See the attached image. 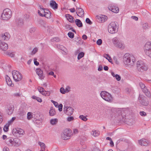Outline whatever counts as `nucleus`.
<instances>
[{
	"label": "nucleus",
	"mask_w": 151,
	"mask_h": 151,
	"mask_svg": "<svg viewBox=\"0 0 151 151\" xmlns=\"http://www.w3.org/2000/svg\"><path fill=\"white\" fill-rule=\"evenodd\" d=\"M70 87L69 86H68L65 89V91L66 92H69L70 91Z\"/></svg>",
	"instance_id": "nucleus-64"
},
{
	"label": "nucleus",
	"mask_w": 151,
	"mask_h": 151,
	"mask_svg": "<svg viewBox=\"0 0 151 151\" xmlns=\"http://www.w3.org/2000/svg\"><path fill=\"white\" fill-rule=\"evenodd\" d=\"M39 144L40 146L41 149L45 150V145L44 143L39 142Z\"/></svg>",
	"instance_id": "nucleus-36"
},
{
	"label": "nucleus",
	"mask_w": 151,
	"mask_h": 151,
	"mask_svg": "<svg viewBox=\"0 0 151 151\" xmlns=\"http://www.w3.org/2000/svg\"><path fill=\"white\" fill-rule=\"evenodd\" d=\"M145 53L147 55L151 58V50L146 52Z\"/></svg>",
	"instance_id": "nucleus-49"
},
{
	"label": "nucleus",
	"mask_w": 151,
	"mask_h": 151,
	"mask_svg": "<svg viewBox=\"0 0 151 151\" xmlns=\"http://www.w3.org/2000/svg\"><path fill=\"white\" fill-rule=\"evenodd\" d=\"M38 90L39 92L42 94L45 91L44 89L42 87H39L38 88Z\"/></svg>",
	"instance_id": "nucleus-44"
},
{
	"label": "nucleus",
	"mask_w": 151,
	"mask_h": 151,
	"mask_svg": "<svg viewBox=\"0 0 151 151\" xmlns=\"http://www.w3.org/2000/svg\"><path fill=\"white\" fill-rule=\"evenodd\" d=\"M33 114L31 112H28L27 114V118L28 120L32 118H33Z\"/></svg>",
	"instance_id": "nucleus-38"
},
{
	"label": "nucleus",
	"mask_w": 151,
	"mask_h": 151,
	"mask_svg": "<svg viewBox=\"0 0 151 151\" xmlns=\"http://www.w3.org/2000/svg\"><path fill=\"white\" fill-rule=\"evenodd\" d=\"M145 52L151 50V43L150 42H147L144 47Z\"/></svg>",
	"instance_id": "nucleus-16"
},
{
	"label": "nucleus",
	"mask_w": 151,
	"mask_h": 151,
	"mask_svg": "<svg viewBox=\"0 0 151 151\" xmlns=\"http://www.w3.org/2000/svg\"><path fill=\"white\" fill-rule=\"evenodd\" d=\"M68 37L71 38H73L74 37V34L73 32H70L68 33Z\"/></svg>",
	"instance_id": "nucleus-47"
},
{
	"label": "nucleus",
	"mask_w": 151,
	"mask_h": 151,
	"mask_svg": "<svg viewBox=\"0 0 151 151\" xmlns=\"http://www.w3.org/2000/svg\"><path fill=\"white\" fill-rule=\"evenodd\" d=\"M8 48V45L7 44L0 40V49L2 50L6 51Z\"/></svg>",
	"instance_id": "nucleus-13"
},
{
	"label": "nucleus",
	"mask_w": 151,
	"mask_h": 151,
	"mask_svg": "<svg viewBox=\"0 0 151 151\" xmlns=\"http://www.w3.org/2000/svg\"><path fill=\"white\" fill-rule=\"evenodd\" d=\"M115 77L117 81H119L120 80L121 78V77L119 75H115Z\"/></svg>",
	"instance_id": "nucleus-53"
},
{
	"label": "nucleus",
	"mask_w": 151,
	"mask_h": 151,
	"mask_svg": "<svg viewBox=\"0 0 151 151\" xmlns=\"http://www.w3.org/2000/svg\"><path fill=\"white\" fill-rule=\"evenodd\" d=\"M137 68L138 70L142 72L147 69V67L145 64L142 61H138L137 63Z\"/></svg>",
	"instance_id": "nucleus-6"
},
{
	"label": "nucleus",
	"mask_w": 151,
	"mask_h": 151,
	"mask_svg": "<svg viewBox=\"0 0 151 151\" xmlns=\"http://www.w3.org/2000/svg\"><path fill=\"white\" fill-rule=\"evenodd\" d=\"M38 49L37 47L35 48L31 52V55H34L38 51Z\"/></svg>",
	"instance_id": "nucleus-40"
},
{
	"label": "nucleus",
	"mask_w": 151,
	"mask_h": 151,
	"mask_svg": "<svg viewBox=\"0 0 151 151\" xmlns=\"http://www.w3.org/2000/svg\"><path fill=\"white\" fill-rule=\"evenodd\" d=\"M33 118L36 119L37 121H40V114L38 111L35 112L33 114Z\"/></svg>",
	"instance_id": "nucleus-18"
},
{
	"label": "nucleus",
	"mask_w": 151,
	"mask_h": 151,
	"mask_svg": "<svg viewBox=\"0 0 151 151\" xmlns=\"http://www.w3.org/2000/svg\"><path fill=\"white\" fill-rule=\"evenodd\" d=\"M149 143V141L145 139H142L139 140V143L141 146H146Z\"/></svg>",
	"instance_id": "nucleus-14"
},
{
	"label": "nucleus",
	"mask_w": 151,
	"mask_h": 151,
	"mask_svg": "<svg viewBox=\"0 0 151 151\" xmlns=\"http://www.w3.org/2000/svg\"><path fill=\"white\" fill-rule=\"evenodd\" d=\"M58 122V119L56 118L52 119L50 120V123L52 125H55Z\"/></svg>",
	"instance_id": "nucleus-30"
},
{
	"label": "nucleus",
	"mask_w": 151,
	"mask_h": 151,
	"mask_svg": "<svg viewBox=\"0 0 151 151\" xmlns=\"http://www.w3.org/2000/svg\"><path fill=\"white\" fill-rule=\"evenodd\" d=\"M49 114L50 116H52L55 114V112L54 109H50L49 111Z\"/></svg>",
	"instance_id": "nucleus-35"
},
{
	"label": "nucleus",
	"mask_w": 151,
	"mask_h": 151,
	"mask_svg": "<svg viewBox=\"0 0 151 151\" xmlns=\"http://www.w3.org/2000/svg\"><path fill=\"white\" fill-rule=\"evenodd\" d=\"M16 22L17 26L20 27L22 26L23 24V20L22 19L20 18L17 19L16 20Z\"/></svg>",
	"instance_id": "nucleus-26"
},
{
	"label": "nucleus",
	"mask_w": 151,
	"mask_h": 151,
	"mask_svg": "<svg viewBox=\"0 0 151 151\" xmlns=\"http://www.w3.org/2000/svg\"><path fill=\"white\" fill-rule=\"evenodd\" d=\"M142 27L144 29H147L148 28L149 26L147 23H144L142 25Z\"/></svg>",
	"instance_id": "nucleus-45"
},
{
	"label": "nucleus",
	"mask_w": 151,
	"mask_h": 151,
	"mask_svg": "<svg viewBox=\"0 0 151 151\" xmlns=\"http://www.w3.org/2000/svg\"><path fill=\"white\" fill-rule=\"evenodd\" d=\"M36 72L37 74L39 77L41 78L43 76V71L40 68H37L36 70Z\"/></svg>",
	"instance_id": "nucleus-23"
},
{
	"label": "nucleus",
	"mask_w": 151,
	"mask_h": 151,
	"mask_svg": "<svg viewBox=\"0 0 151 151\" xmlns=\"http://www.w3.org/2000/svg\"><path fill=\"white\" fill-rule=\"evenodd\" d=\"M8 109L7 111V113L9 115L11 114L14 111V106H11L9 107L8 108Z\"/></svg>",
	"instance_id": "nucleus-28"
},
{
	"label": "nucleus",
	"mask_w": 151,
	"mask_h": 151,
	"mask_svg": "<svg viewBox=\"0 0 151 151\" xmlns=\"http://www.w3.org/2000/svg\"><path fill=\"white\" fill-rule=\"evenodd\" d=\"M74 118L73 116L68 117L67 118V121L69 122H70L74 120Z\"/></svg>",
	"instance_id": "nucleus-60"
},
{
	"label": "nucleus",
	"mask_w": 151,
	"mask_h": 151,
	"mask_svg": "<svg viewBox=\"0 0 151 151\" xmlns=\"http://www.w3.org/2000/svg\"><path fill=\"white\" fill-rule=\"evenodd\" d=\"M112 41L113 44L116 47L121 49H123L125 48V46L124 43L117 37L114 38L112 40Z\"/></svg>",
	"instance_id": "nucleus-5"
},
{
	"label": "nucleus",
	"mask_w": 151,
	"mask_h": 151,
	"mask_svg": "<svg viewBox=\"0 0 151 151\" xmlns=\"http://www.w3.org/2000/svg\"><path fill=\"white\" fill-rule=\"evenodd\" d=\"M138 100L139 103L142 105L147 106L149 104V101L147 100L146 98L143 95L139 94Z\"/></svg>",
	"instance_id": "nucleus-9"
},
{
	"label": "nucleus",
	"mask_w": 151,
	"mask_h": 151,
	"mask_svg": "<svg viewBox=\"0 0 151 151\" xmlns=\"http://www.w3.org/2000/svg\"><path fill=\"white\" fill-rule=\"evenodd\" d=\"M39 23L42 26L44 27H45V23L44 21L42 20H40L39 21Z\"/></svg>",
	"instance_id": "nucleus-42"
},
{
	"label": "nucleus",
	"mask_w": 151,
	"mask_h": 151,
	"mask_svg": "<svg viewBox=\"0 0 151 151\" xmlns=\"http://www.w3.org/2000/svg\"><path fill=\"white\" fill-rule=\"evenodd\" d=\"M12 14V12L10 9H6L4 10L1 17L3 20H8L11 18Z\"/></svg>",
	"instance_id": "nucleus-4"
},
{
	"label": "nucleus",
	"mask_w": 151,
	"mask_h": 151,
	"mask_svg": "<svg viewBox=\"0 0 151 151\" xmlns=\"http://www.w3.org/2000/svg\"><path fill=\"white\" fill-rule=\"evenodd\" d=\"M84 53L83 52H79L78 54L77 57V59L78 60H79L81 58L84 57Z\"/></svg>",
	"instance_id": "nucleus-33"
},
{
	"label": "nucleus",
	"mask_w": 151,
	"mask_h": 151,
	"mask_svg": "<svg viewBox=\"0 0 151 151\" xmlns=\"http://www.w3.org/2000/svg\"><path fill=\"white\" fill-rule=\"evenodd\" d=\"M15 119V117H13L12 118V119L11 120L9 121L8 122L10 124H11L13 123V122L14 121Z\"/></svg>",
	"instance_id": "nucleus-57"
},
{
	"label": "nucleus",
	"mask_w": 151,
	"mask_h": 151,
	"mask_svg": "<svg viewBox=\"0 0 151 151\" xmlns=\"http://www.w3.org/2000/svg\"><path fill=\"white\" fill-rule=\"evenodd\" d=\"M101 97L105 101L109 102H111L112 101V97L111 94L105 91H102L100 93Z\"/></svg>",
	"instance_id": "nucleus-3"
},
{
	"label": "nucleus",
	"mask_w": 151,
	"mask_h": 151,
	"mask_svg": "<svg viewBox=\"0 0 151 151\" xmlns=\"http://www.w3.org/2000/svg\"><path fill=\"white\" fill-rule=\"evenodd\" d=\"M2 39L4 40H8L10 37L9 34L8 33H6L4 34H2L1 35Z\"/></svg>",
	"instance_id": "nucleus-22"
},
{
	"label": "nucleus",
	"mask_w": 151,
	"mask_h": 151,
	"mask_svg": "<svg viewBox=\"0 0 151 151\" xmlns=\"http://www.w3.org/2000/svg\"><path fill=\"white\" fill-rule=\"evenodd\" d=\"M72 135L71 130L70 129H66L64 130L63 133L62 134L61 137L63 139L66 140L70 139Z\"/></svg>",
	"instance_id": "nucleus-7"
},
{
	"label": "nucleus",
	"mask_w": 151,
	"mask_h": 151,
	"mask_svg": "<svg viewBox=\"0 0 151 151\" xmlns=\"http://www.w3.org/2000/svg\"><path fill=\"white\" fill-rule=\"evenodd\" d=\"M50 91H44L42 94L45 96H49L50 95Z\"/></svg>",
	"instance_id": "nucleus-48"
},
{
	"label": "nucleus",
	"mask_w": 151,
	"mask_h": 151,
	"mask_svg": "<svg viewBox=\"0 0 151 151\" xmlns=\"http://www.w3.org/2000/svg\"><path fill=\"white\" fill-rule=\"evenodd\" d=\"M65 16L67 19L71 23L74 22V21L73 20V17L69 14H66Z\"/></svg>",
	"instance_id": "nucleus-27"
},
{
	"label": "nucleus",
	"mask_w": 151,
	"mask_h": 151,
	"mask_svg": "<svg viewBox=\"0 0 151 151\" xmlns=\"http://www.w3.org/2000/svg\"><path fill=\"white\" fill-rule=\"evenodd\" d=\"M86 22L89 24H92V22L88 18H86Z\"/></svg>",
	"instance_id": "nucleus-51"
},
{
	"label": "nucleus",
	"mask_w": 151,
	"mask_h": 151,
	"mask_svg": "<svg viewBox=\"0 0 151 151\" xmlns=\"http://www.w3.org/2000/svg\"><path fill=\"white\" fill-rule=\"evenodd\" d=\"M75 22L77 26L79 27H83V24L81 20L78 19H76L75 20Z\"/></svg>",
	"instance_id": "nucleus-29"
},
{
	"label": "nucleus",
	"mask_w": 151,
	"mask_h": 151,
	"mask_svg": "<svg viewBox=\"0 0 151 151\" xmlns=\"http://www.w3.org/2000/svg\"><path fill=\"white\" fill-rule=\"evenodd\" d=\"M139 85L140 86V87L142 89H143L144 88H145L146 87L145 85L143 83H139Z\"/></svg>",
	"instance_id": "nucleus-56"
},
{
	"label": "nucleus",
	"mask_w": 151,
	"mask_h": 151,
	"mask_svg": "<svg viewBox=\"0 0 151 151\" xmlns=\"http://www.w3.org/2000/svg\"><path fill=\"white\" fill-rule=\"evenodd\" d=\"M43 12L44 14L43 17H45L47 18H50L51 17V13L48 9H46L44 10Z\"/></svg>",
	"instance_id": "nucleus-19"
},
{
	"label": "nucleus",
	"mask_w": 151,
	"mask_h": 151,
	"mask_svg": "<svg viewBox=\"0 0 151 151\" xmlns=\"http://www.w3.org/2000/svg\"><path fill=\"white\" fill-rule=\"evenodd\" d=\"M108 8L109 10L114 13H117L119 11L118 7L113 4H110Z\"/></svg>",
	"instance_id": "nucleus-11"
},
{
	"label": "nucleus",
	"mask_w": 151,
	"mask_h": 151,
	"mask_svg": "<svg viewBox=\"0 0 151 151\" xmlns=\"http://www.w3.org/2000/svg\"><path fill=\"white\" fill-rule=\"evenodd\" d=\"M12 133L14 135L16 134H17V135H16L18 136V134L19 135H23L24 133V131L23 130L20 128H15L13 129Z\"/></svg>",
	"instance_id": "nucleus-12"
},
{
	"label": "nucleus",
	"mask_w": 151,
	"mask_h": 151,
	"mask_svg": "<svg viewBox=\"0 0 151 151\" xmlns=\"http://www.w3.org/2000/svg\"><path fill=\"white\" fill-rule=\"evenodd\" d=\"M118 26L117 22H112L109 25L108 32L112 34L115 33L118 31Z\"/></svg>",
	"instance_id": "nucleus-2"
},
{
	"label": "nucleus",
	"mask_w": 151,
	"mask_h": 151,
	"mask_svg": "<svg viewBox=\"0 0 151 151\" xmlns=\"http://www.w3.org/2000/svg\"><path fill=\"white\" fill-rule=\"evenodd\" d=\"M51 102L55 106V107H58V103L57 102L54 101L52 100H51Z\"/></svg>",
	"instance_id": "nucleus-52"
},
{
	"label": "nucleus",
	"mask_w": 151,
	"mask_h": 151,
	"mask_svg": "<svg viewBox=\"0 0 151 151\" xmlns=\"http://www.w3.org/2000/svg\"><path fill=\"white\" fill-rule=\"evenodd\" d=\"M65 29L67 30H70L72 29V27L70 26V25L67 24H66L65 25Z\"/></svg>",
	"instance_id": "nucleus-43"
},
{
	"label": "nucleus",
	"mask_w": 151,
	"mask_h": 151,
	"mask_svg": "<svg viewBox=\"0 0 151 151\" xmlns=\"http://www.w3.org/2000/svg\"><path fill=\"white\" fill-rule=\"evenodd\" d=\"M37 59L36 58L34 59V63L35 65L36 66H37L39 65V63L37 61Z\"/></svg>",
	"instance_id": "nucleus-63"
},
{
	"label": "nucleus",
	"mask_w": 151,
	"mask_h": 151,
	"mask_svg": "<svg viewBox=\"0 0 151 151\" xmlns=\"http://www.w3.org/2000/svg\"><path fill=\"white\" fill-rule=\"evenodd\" d=\"M139 114L142 116H145L146 115V113L144 111H140L139 112Z\"/></svg>",
	"instance_id": "nucleus-61"
},
{
	"label": "nucleus",
	"mask_w": 151,
	"mask_h": 151,
	"mask_svg": "<svg viewBox=\"0 0 151 151\" xmlns=\"http://www.w3.org/2000/svg\"><path fill=\"white\" fill-rule=\"evenodd\" d=\"M143 92L145 93V95L148 97H150L151 96L150 92L148 91L147 88L146 87L142 90Z\"/></svg>",
	"instance_id": "nucleus-24"
},
{
	"label": "nucleus",
	"mask_w": 151,
	"mask_h": 151,
	"mask_svg": "<svg viewBox=\"0 0 151 151\" xmlns=\"http://www.w3.org/2000/svg\"><path fill=\"white\" fill-rule=\"evenodd\" d=\"M63 106L62 104H60L59 105H58V110L60 111L62 110Z\"/></svg>",
	"instance_id": "nucleus-54"
},
{
	"label": "nucleus",
	"mask_w": 151,
	"mask_h": 151,
	"mask_svg": "<svg viewBox=\"0 0 151 151\" xmlns=\"http://www.w3.org/2000/svg\"><path fill=\"white\" fill-rule=\"evenodd\" d=\"M10 125V124L8 122L4 126L3 130L5 132H7L8 131L9 127Z\"/></svg>",
	"instance_id": "nucleus-31"
},
{
	"label": "nucleus",
	"mask_w": 151,
	"mask_h": 151,
	"mask_svg": "<svg viewBox=\"0 0 151 151\" xmlns=\"http://www.w3.org/2000/svg\"><path fill=\"white\" fill-rule=\"evenodd\" d=\"M6 55L11 57H14V54L12 52H6Z\"/></svg>",
	"instance_id": "nucleus-46"
},
{
	"label": "nucleus",
	"mask_w": 151,
	"mask_h": 151,
	"mask_svg": "<svg viewBox=\"0 0 151 151\" xmlns=\"http://www.w3.org/2000/svg\"><path fill=\"white\" fill-rule=\"evenodd\" d=\"M136 62V58L134 56L129 53H126L123 58V62L126 67H131Z\"/></svg>",
	"instance_id": "nucleus-1"
},
{
	"label": "nucleus",
	"mask_w": 151,
	"mask_h": 151,
	"mask_svg": "<svg viewBox=\"0 0 151 151\" xmlns=\"http://www.w3.org/2000/svg\"><path fill=\"white\" fill-rule=\"evenodd\" d=\"M125 140L124 138H121L117 141L116 143L118 144L121 141H124Z\"/></svg>",
	"instance_id": "nucleus-59"
},
{
	"label": "nucleus",
	"mask_w": 151,
	"mask_h": 151,
	"mask_svg": "<svg viewBox=\"0 0 151 151\" xmlns=\"http://www.w3.org/2000/svg\"><path fill=\"white\" fill-rule=\"evenodd\" d=\"M6 81L8 86H12V81L10 77L8 75H6Z\"/></svg>",
	"instance_id": "nucleus-25"
},
{
	"label": "nucleus",
	"mask_w": 151,
	"mask_h": 151,
	"mask_svg": "<svg viewBox=\"0 0 151 151\" xmlns=\"http://www.w3.org/2000/svg\"><path fill=\"white\" fill-rule=\"evenodd\" d=\"M79 117L80 119H81L82 120L84 121H86L87 120V119L86 118V117L83 115H80Z\"/></svg>",
	"instance_id": "nucleus-41"
},
{
	"label": "nucleus",
	"mask_w": 151,
	"mask_h": 151,
	"mask_svg": "<svg viewBox=\"0 0 151 151\" xmlns=\"http://www.w3.org/2000/svg\"><path fill=\"white\" fill-rule=\"evenodd\" d=\"M59 39L58 37H55L51 40V41L52 42L55 41L57 42H58L59 41Z\"/></svg>",
	"instance_id": "nucleus-62"
},
{
	"label": "nucleus",
	"mask_w": 151,
	"mask_h": 151,
	"mask_svg": "<svg viewBox=\"0 0 151 151\" xmlns=\"http://www.w3.org/2000/svg\"><path fill=\"white\" fill-rule=\"evenodd\" d=\"M36 30V28L35 27H32L29 29V31L30 33H32L34 32Z\"/></svg>",
	"instance_id": "nucleus-50"
},
{
	"label": "nucleus",
	"mask_w": 151,
	"mask_h": 151,
	"mask_svg": "<svg viewBox=\"0 0 151 151\" xmlns=\"http://www.w3.org/2000/svg\"><path fill=\"white\" fill-rule=\"evenodd\" d=\"M100 18H101V21L102 22H105L107 19V17L106 16H102Z\"/></svg>",
	"instance_id": "nucleus-37"
},
{
	"label": "nucleus",
	"mask_w": 151,
	"mask_h": 151,
	"mask_svg": "<svg viewBox=\"0 0 151 151\" xmlns=\"http://www.w3.org/2000/svg\"><path fill=\"white\" fill-rule=\"evenodd\" d=\"M14 139L9 137L7 138L6 140V143L11 146H13V144H14Z\"/></svg>",
	"instance_id": "nucleus-20"
},
{
	"label": "nucleus",
	"mask_w": 151,
	"mask_h": 151,
	"mask_svg": "<svg viewBox=\"0 0 151 151\" xmlns=\"http://www.w3.org/2000/svg\"><path fill=\"white\" fill-rule=\"evenodd\" d=\"M102 42V40L101 39H99L97 41L96 43L98 45H101Z\"/></svg>",
	"instance_id": "nucleus-55"
},
{
	"label": "nucleus",
	"mask_w": 151,
	"mask_h": 151,
	"mask_svg": "<svg viewBox=\"0 0 151 151\" xmlns=\"http://www.w3.org/2000/svg\"><path fill=\"white\" fill-rule=\"evenodd\" d=\"M92 134L94 137H97L99 135V132L98 131H92Z\"/></svg>",
	"instance_id": "nucleus-39"
},
{
	"label": "nucleus",
	"mask_w": 151,
	"mask_h": 151,
	"mask_svg": "<svg viewBox=\"0 0 151 151\" xmlns=\"http://www.w3.org/2000/svg\"><path fill=\"white\" fill-rule=\"evenodd\" d=\"M13 146L15 147H19L21 144V142L19 139L18 138L14 139Z\"/></svg>",
	"instance_id": "nucleus-17"
},
{
	"label": "nucleus",
	"mask_w": 151,
	"mask_h": 151,
	"mask_svg": "<svg viewBox=\"0 0 151 151\" xmlns=\"http://www.w3.org/2000/svg\"><path fill=\"white\" fill-rule=\"evenodd\" d=\"M104 57L106 58L109 62L111 63H112L111 58L108 54H106L104 55Z\"/></svg>",
	"instance_id": "nucleus-32"
},
{
	"label": "nucleus",
	"mask_w": 151,
	"mask_h": 151,
	"mask_svg": "<svg viewBox=\"0 0 151 151\" xmlns=\"http://www.w3.org/2000/svg\"><path fill=\"white\" fill-rule=\"evenodd\" d=\"M57 47L58 49L65 52L66 48L63 46L59 45H57Z\"/></svg>",
	"instance_id": "nucleus-34"
},
{
	"label": "nucleus",
	"mask_w": 151,
	"mask_h": 151,
	"mask_svg": "<svg viewBox=\"0 0 151 151\" xmlns=\"http://www.w3.org/2000/svg\"><path fill=\"white\" fill-rule=\"evenodd\" d=\"M60 92L62 94H65V90L63 87H61L60 89Z\"/></svg>",
	"instance_id": "nucleus-58"
},
{
	"label": "nucleus",
	"mask_w": 151,
	"mask_h": 151,
	"mask_svg": "<svg viewBox=\"0 0 151 151\" xmlns=\"http://www.w3.org/2000/svg\"><path fill=\"white\" fill-rule=\"evenodd\" d=\"M12 74L14 80L16 82L20 81L22 78V76L21 73L18 71L13 70Z\"/></svg>",
	"instance_id": "nucleus-8"
},
{
	"label": "nucleus",
	"mask_w": 151,
	"mask_h": 151,
	"mask_svg": "<svg viewBox=\"0 0 151 151\" xmlns=\"http://www.w3.org/2000/svg\"><path fill=\"white\" fill-rule=\"evenodd\" d=\"M50 5L54 9H56L58 8V4L54 1H51L50 2Z\"/></svg>",
	"instance_id": "nucleus-21"
},
{
	"label": "nucleus",
	"mask_w": 151,
	"mask_h": 151,
	"mask_svg": "<svg viewBox=\"0 0 151 151\" xmlns=\"http://www.w3.org/2000/svg\"><path fill=\"white\" fill-rule=\"evenodd\" d=\"M64 113L68 115H71L73 113L74 109L71 107L64 106Z\"/></svg>",
	"instance_id": "nucleus-10"
},
{
	"label": "nucleus",
	"mask_w": 151,
	"mask_h": 151,
	"mask_svg": "<svg viewBox=\"0 0 151 151\" xmlns=\"http://www.w3.org/2000/svg\"><path fill=\"white\" fill-rule=\"evenodd\" d=\"M76 10L77 11L76 14H77V15L81 17H83L84 11L83 9L81 8L76 7Z\"/></svg>",
	"instance_id": "nucleus-15"
}]
</instances>
